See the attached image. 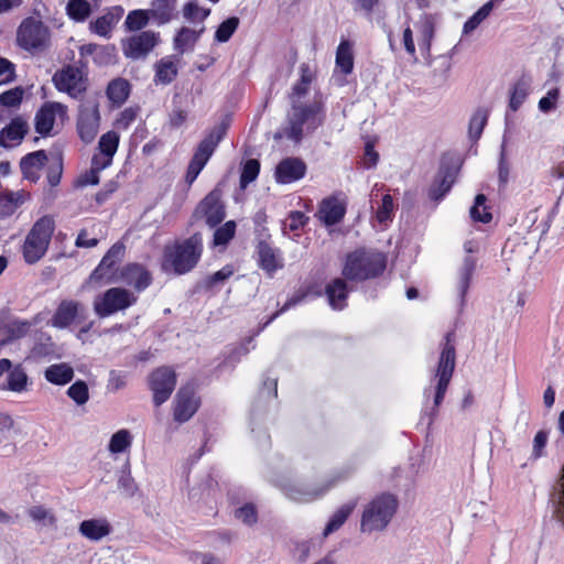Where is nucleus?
Wrapping results in <instances>:
<instances>
[{
    "label": "nucleus",
    "instance_id": "f257e3e1",
    "mask_svg": "<svg viewBox=\"0 0 564 564\" xmlns=\"http://www.w3.org/2000/svg\"><path fill=\"white\" fill-rule=\"evenodd\" d=\"M203 238L200 234L176 240L164 249L162 268L174 274L182 275L192 271L200 259Z\"/></svg>",
    "mask_w": 564,
    "mask_h": 564
},
{
    "label": "nucleus",
    "instance_id": "f03ea898",
    "mask_svg": "<svg viewBox=\"0 0 564 564\" xmlns=\"http://www.w3.org/2000/svg\"><path fill=\"white\" fill-rule=\"evenodd\" d=\"M324 121L323 106L318 101L306 106L292 104V109L288 116V124L278 131L275 139L286 138L295 143L300 142L304 132H312Z\"/></svg>",
    "mask_w": 564,
    "mask_h": 564
},
{
    "label": "nucleus",
    "instance_id": "7ed1b4c3",
    "mask_svg": "<svg viewBox=\"0 0 564 564\" xmlns=\"http://www.w3.org/2000/svg\"><path fill=\"white\" fill-rule=\"evenodd\" d=\"M387 265L382 252L358 249L349 253L343 268V275L351 281H365L382 274Z\"/></svg>",
    "mask_w": 564,
    "mask_h": 564
},
{
    "label": "nucleus",
    "instance_id": "20e7f679",
    "mask_svg": "<svg viewBox=\"0 0 564 564\" xmlns=\"http://www.w3.org/2000/svg\"><path fill=\"white\" fill-rule=\"evenodd\" d=\"M399 507L397 497L392 494H381L371 499L364 508L360 531L364 533H372L383 531Z\"/></svg>",
    "mask_w": 564,
    "mask_h": 564
},
{
    "label": "nucleus",
    "instance_id": "39448f33",
    "mask_svg": "<svg viewBox=\"0 0 564 564\" xmlns=\"http://www.w3.org/2000/svg\"><path fill=\"white\" fill-rule=\"evenodd\" d=\"M54 229L55 221L50 215H45L34 223L23 245V257L26 263L33 264L44 257Z\"/></svg>",
    "mask_w": 564,
    "mask_h": 564
},
{
    "label": "nucleus",
    "instance_id": "423d86ee",
    "mask_svg": "<svg viewBox=\"0 0 564 564\" xmlns=\"http://www.w3.org/2000/svg\"><path fill=\"white\" fill-rule=\"evenodd\" d=\"M229 126V117L226 116L221 122L216 124L210 132L198 144L187 169L186 182L191 185L204 169L215 149L225 137Z\"/></svg>",
    "mask_w": 564,
    "mask_h": 564
},
{
    "label": "nucleus",
    "instance_id": "0eeeda50",
    "mask_svg": "<svg viewBox=\"0 0 564 564\" xmlns=\"http://www.w3.org/2000/svg\"><path fill=\"white\" fill-rule=\"evenodd\" d=\"M454 333H447L445 335V343L443 344L442 351L440 355L437 368L434 373L436 379L435 392H434V411L442 404L449 382L452 380L455 365H456V350L453 344Z\"/></svg>",
    "mask_w": 564,
    "mask_h": 564
},
{
    "label": "nucleus",
    "instance_id": "6e6552de",
    "mask_svg": "<svg viewBox=\"0 0 564 564\" xmlns=\"http://www.w3.org/2000/svg\"><path fill=\"white\" fill-rule=\"evenodd\" d=\"M137 302V296L122 288H111L97 295L94 300V311L99 317H108L123 311Z\"/></svg>",
    "mask_w": 564,
    "mask_h": 564
},
{
    "label": "nucleus",
    "instance_id": "1a4fd4ad",
    "mask_svg": "<svg viewBox=\"0 0 564 564\" xmlns=\"http://www.w3.org/2000/svg\"><path fill=\"white\" fill-rule=\"evenodd\" d=\"M50 40V31L42 21L33 18L23 20L17 32V41L20 47L26 51H42Z\"/></svg>",
    "mask_w": 564,
    "mask_h": 564
},
{
    "label": "nucleus",
    "instance_id": "9d476101",
    "mask_svg": "<svg viewBox=\"0 0 564 564\" xmlns=\"http://www.w3.org/2000/svg\"><path fill=\"white\" fill-rule=\"evenodd\" d=\"M221 184L223 183H219L208 193L195 209V217L203 219L210 228L219 225L226 217L225 205L221 200Z\"/></svg>",
    "mask_w": 564,
    "mask_h": 564
},
{
    "label": "nucleus",
    "instance_id": "9b49d317",
    "mask_svg": "<svg viewBox=\"0 0 564 564\" xmlns=\"http://www.w3.org/2000/svg\"><path fill=\"white\" fill-rule=\"evenodd\" d=\"M175 386L176 373L171 367H159L149 376V388L153 392V402L156 406L169 400Z\"/></svg>",
    "mask_w": 564,
    "mask_h": 564
},
{
    "label": "nucleus",
    "instance_id": "f8f14e48",
    "mask_svg": "<svg viewBox=\"0 0 564 564\" xmlns=\"http://www.w3.org/2000/svg\"><path fill=\"white\" fill-rule=\"evenodd\" d=\"M100 116L98 104L95 100H87L79 107L77 118V131L85 143H90L99 131Z\"/></svg>",
    "mask_w": 564,
    "mask_h": 564
},
{
    "label": "nucleus",
    "instance_id": "ddd939ff",
    "mask_svg": "<svg viewBox=\"0 0 564 564\" xmlns=\"http://www.w3.org/2000/svg\"><path fill=\"white\" fill-rule=\"evenodd\" d=\"M124 253V246L115 243L104 256L99 265L91 272L87 284L100 286L113 282L112 273L115 265L121 261Z\"/></svg>",
    "mask_w": 564,
    "mask_h": 564
},
{
    "label": "nucleus",
    "instance_id": "4468645a",
    "mask_svg": "<svg viewBox=\"0 0 564 564\" xmlns=\"http://www.w3.org/2000/svg\"><path fill=\"white\" fill-rule=\"evenodd\" d=\"M270 240V234H262L257 229L258 264L268 274L272 275L283 268V259L279 249L274 248Z\"/></svg>",
    "mask_w": 564,
    "mask_h": 564
},
{
    "label": "nucleus",
    "instance_id": "2eb2a0df",
    "mask_svg": "<svg viewBox=\"0 0 564 564\" xmlns=\"http://www.w3.org/2000/svg\"><path fill=\"white\" fill-rule=\"evenodd\" d=\"M200 400L195 393L193 384L181 387L174 399V420L178 423L187 422L198 410Z\"/></svg>",
    "mask_w": 564,
    "mask_h": 564
},
{
    "label": "nucleus",
    "instance_id": "dca6fc26",
    "mask_svg": "<svg viewBox=\"0 0 564 564\" xmlns=\"http://www.w3.org/2000/svg\"><path fill=\"white\" fill-rule=\"evenodd\" d=\"M159 35L153 31H143L122 41V51L131 59L144 58L158 44Z\"/></svg>",
    "mask_w": 564,
    "mask_h": 564
},
{
    "label": "nucleus",
    "instance_id": "f3484780",
    "mask_svg": "<svg viewBox=\"0 0 564 564\" xmlns=\"http://www.w3.org/2000/svg\"><path fill=\"white\" fill-rule=\"evenodd\" d=\"M53 82L59 91H65L73 98H77L86 90L82 70L72 65L56 72Z\"/></svg>",
    "mask_w": 564,
    "mask_h": 564
},
{
    "label": "nucleus",
    "instance_id": "a211bd4d",
    "mask_svg": "<svg viewBox=\"0 0 564 564\" xmlns=\"http://www.w3.org/2000/svg\"><path fill=\"white\" fill-rule=\"evenodd\" d=\"M307 166L300 158L289 156L280 161L275 167V180L279 184H291L303 178Z\"/></svg>",
    "mask_w": 564,
    "mask_h": 564
},
{
    "label": "nucleus",
    "instance_id": "6ab92c4d",
    "mask_svg": "<svg viewBox=\"0 0 564 564\" xmlns=\"http://www.w3.org/2000/svg\"><path fill=\"white\" fill-rule=\"evenodd\" d=\"M67 107L61 102L45 104L35 116V130L37 133L46 135L53 129L55 117H66Z\"/></svg>",
    "mask_w": 564,
    "mask_h": 564
},
{
    "label": "nucleus",
    "instance_id": "aec40b11",
    "mask_svg": "<svg viewBox=\"0 0 564 564\" xmlns=\"http://www.w3.org/2000/svg\"><path fill=\"white\" fill-rule=\"evenodd\" d=\"M29 124L24 118L18 116L0 131V147L11 149L22 142L29 132Z\"/></svg>",
    "mask_w": 564,
    "mask_h": 564
},
{
    "label": "nucleus",
    "instance_id": "412c9836",
    "mask_svg": "<svg viewBox=\"0 0 564 564\" xmlns=\"http://www.w3.org/2000/svg\"><path fill=\"white\" fill-rule=\"evenodd\" d=\"M84 311V306L74 300H63L57 306L51 325L56 328L68 327Z\"/></svg>",
    "mask_w": 564,
    "mask_h": 564
},
{
    "label": "nucleus",
    "instance_id": "4be33fe9",
    "mask_svg": "<svg viewBox=\"0 0 564 564\" xmlns=\"http://www.w3.org/2000/svg\"><path fill=\"white\" fill-rule=\"evenodd\" d=\"M122 281L133 286L137 291H143L151 283V274L140 264H128L121 271Z\"/></svg>",
    "mask_w": 564,
    "mask_h": 564
},
{
    "label": "nucleus",
    "instance_id": "5701e85b",
    "mask_svg": "<svg viewBox=\"0 0 564 564\" xmlns=\"http://www.w3.org/2000/svg\"><path fill=\"white\" fill-rule=\"evenodd\" d=\"M47 161L44 150H39L26 154L20 162V167L24 178L36 182L40 178L39 171Z\"/></svg>",
    "mask_w": 564,
    "mask_h": 564
},
{
    "label": "nucleus",
    "instance_id": "b1692460",
    "mask_svg": "<svg viewBox=\"0 0 564 564\" xmlns=\"http://www.w3.org/2000/svg\"><path fill=\"white\" fill-rule=\"evenodd\" d=\"M345 213L344 204L334 197L325 198L318 209L321 220L327 226L338 224L344 218Z\"/></svg>",
    "mask_w": 564,
    "mask_h": 564
},
{
    "label": "nucleus",
    "instance_id": "393cba45",
    "mask_svg": "<svg viewBox=\"0 0 564 564\" xmlns=\"http://www.w3.org/2000/svg\"><path fill=\"white\" fill-rule=\"evenodd\" d=\"M78 531L90 541H99L110 533L111 527L106 519H89L79 524Z\"/></svg>",
    "mask_w": 564,
    "mask_h": 564
},
{
    "label": "nucleus",
    "instance_id": "a878e982",
    "mask_svg": "<svg viewBox=\"0 0 564 564\" xmlns=\"http://www.w3.org/2000/svg\"><path fill=\"white\" fill-rule=\"evenodd\" d=\"M456 177V172L452 169L441 170L433 185L430 188V197L434 200L442 199L452 188Z\"/></svg>",
    "mask_w": 564,
    "mask_h": 564
},
{
    "label": "nucleus",
    "instance_id": "bb28decb",
    "mask_svg": "<svg viewBox=\"0 0 564 564\" xmlns=\"http://www.w3.org/2000/svg\"><path fill=\"white\" fill-rule=\"evenodd\" d=\"M419 46L423 55L431 56V44L435 33V21L432 15H423L419 21Z\"/></svg>",
    "mask_w": 564,
    "mask_h": 564
},
{
    "label": "nucleus",
    "instance_id": "cd10ccee",
    "mask_svg": "<svg viewBox=\"0 0 564 564\" xmlns=\"http://www.w3.org/2000/svg\"><path fill=\"white\" fill-rule=\"evenodd\" d=\"M357 499H354L339 507L330 517L328 523L326 524L323 531V535L326 538L329 534L339 530L346 522V520L349 518V516L352 513V511L357 507Z\"/></svg>",
    "mask_w": 564,
    "mask_h": 564
},
{
    "label": "nucleus",
    "instance_id": "c85d7f7f",
    "mask_svg": "<svg viewBox=\"0 0 564 564\" xmlns=\"http://www.w3.org/2000/svg\"><path fill=\"white\" fill-rule=\"evenodd\" d=\"M326 296L329 305L335 310H341L346 306L348 294L347 284L343 279H335L326 286Z\"/></svg>",
    "mask_w": 564,
    "mask_h": 564
},
{
    "label": "nucleus",
    "instance_id": "c756f323",
    "mask_svg": "<svg viewBox=\"0 0 564 564\" xmlns=\"http://www.w3.org/2000/svg\"><path fill=\"white\" fill-rule=\"evenodd\" d=\"M45 379L56 386H65L74 378V369L66 362L50 366L44 371Z\"/></svg>",
    "mask_w": 564,
    "mask_h": 564
},
{
    "label": "nucleus",
    "instance_id": "7c9ffc66",
    "mask_svg": "<svg viewBox=\"0 0 564 564\" xmlns=\"http://www.w3.org/2000/svg\"><path fill=\"white\" fill-rule=\"evenodd\" d=\"M338 479H332L327 485L315 488L312 490H303L300 488H290L286 491V496L296 502H310L322 497L327 490H329Z\"/></svg>",
    "mask_w": 564,
    "mask_h": 564
},
{
    "label": "nucleus",
    "instance_id": "2f4dec72",
    "mask_svg": "<svg viewBox=\"0 0 564 564\" xmlns=\"http://www.w3.org/2000/svg\"><path fill=\"white\" fill-rule=\"evenodd\" d=\"M175 8L176 0H153L149 13L160 24H164L172 19Z\"/></svg>",
    "mask_w": 564,
    "mask_h": 564
},
{
    "label": "nucleus",
    "instance_id": "473e14b6",
    "mask_svg": "<svg viewBox=\"0 0 564 564\" xmlns=\"http://www.w3.org/2000/svg\"><path fill=\"white\" fill-rule=\"evenodd\" d=\"M122 13V9L116 8L113 11H110L102 17L98 18L93 23V30L101 36H108L111 29L116 25V23L120 20Z\"/></svg>",
    "mask_w": 564,
    "mask_h": 564
},
{
    "label": "nucleus",
    "instance_id": "72a5a7b5",
    "mask_svg": "<svg viewBox=\"0 0 564 564\" xmlns=\"http://www.w3.org/2000/svg\"><path fill=\"white\" fill-rule=\"evenodd\" d=\"M336 65L344 74H350L354 68L352 47L348 41H341L336 52Z\"/></svg>",
    "mask_w": 564,
    "mask_h": 564
},
{
    "label": "nucleus",
    "instance_id": "f704fd0d",
    "mask_svg": "<svg viewBox=\"0 0 564 564\" xmlns=\"http://www.w3.org/2000/svg\"><path fill=\"white\" fill-rule=\"evenodd\" d=\"M130 93V85L128 80L123 78H117L109 83L107 87V96L108 98L118 105H121L126 101Z\"/></svg>",
    "mask_w": 564,
    "mask_h": 564
},
{
    "label": "nucleus",
    "instance_id": "c9c22d12",
    "mask_svg": "<svg viewBox=\"0 0 564 564\" xmlns=\"http://www.w3.org/2000/svg\"><path fill=\"white\" fill-rule=\"evenodd\" d=\"M28 381L29 377L25 370L18 365L9 372L7 386L3 389L21 393L26 390Z\"/></svg>",
    "mask_w": 564,
    "mask_h": 564
},
{
    "label": "nucleus",
    "instance_id": "e433bc0d",
    "mask_svg": "<svg viewBox=\"0 0 564 564\" xmlns=\"http://www.w3.org/2000/svg\"><path fill=\"white\" fill-rule=\"evenodd\" d=\"M177 76V66L170 58H162L155 65V80L167 85L172 83Z\"/></svg>",
    "mask_w": 564,
    "mask_h": 564
},
{
    "label": "nucleus",
    "instance_id": "4c0bfd02",
    "mask_svg": "<svg viewBox=\"0 0 564 564\" xmlns=\"http://www.w3.org/2000/svg\"><path fill=\"white\" fill-rule=\"evenodd\" d=\"M551 502L554 507V513L561 522H564V464L562 474L556 485L553 487Z\"/></svg>",
    "mask_w": 564,
    "mask_h": 564
},
{
    "label": "nucleus",
    "instance_id": "58836bf2",
    "mask_svg": "<svg viewBox=\"0 0 564 564\" xmlns=\"http://www.w3.org/2000/svg\"><path fill=\"white\" fill-rule=\"evenodd\" d=\"M489 111L485 108H478L473 113L469 127H468V133L469 138L473 140H478L482 133V130L488 121Z\"/></svg>",
    "mask_w": 564,
    "mask_h": 564
},
{
    "label": "nucleus",
    "instance_id": "ea45409f",
    "mask_svg": "<svg viewBox=\"0 0 564 564\" xmlns=\"http://www.w3.org/2000/svg\"><path fill=\"white\" fill-rule=\"evenodd\" d=\"M475 267H476L475 258L468 256L464 259L463 265L459 271V282H458V289L460 292L462 301H464V297L469 288L470 279L475 271Z\"/></svg>",
    "mask_w": 564,
    "mask_h": 564
},
{
    "label": "nucleus",
    "instance_id": "a19ab883",
    "mask_svg": "<svg viewBox=\"0 0 564 564\" xmlns=\"http://www.w3.org/2000/svg\"><path fill=\"white\" fill-rule=\"evenodd\" d=\"M496 0H490L476 11L464 24V33L473 32L490 14Z\"/></svg>",
    "mask_w": 564,
    "mask_h": 564
},
{
    "label": "nucleus",
    "instance_id": "79ce46f5",
    "mask_svg": "<svg viewBox=\"0 0 564 564\" xmlns=\"http://www.w3.org/2000/svg\"><path fill=\"white\" fill-rule=\"evenodd\" d=\"M29 328L30 323L21 321L12 322L11 324L7 325L4 328L7 336L0 340V347L8 345L14 339H19L25 336Z\"/></svg>",
    "mask_w": 564,
    "mask_h": 564
},
{
    "label": "nucleus",
    "instance_id": "37998d69",
    "mask_svg": "<svg viewBox=\"0 0 564 564\" xmlns=\"http://www.w3.org/2000/svg\"><path fill=\"white\" fill-rule=\"evenodd\" d=\"M529 94V84L524 79L518 80L511 90L509 107L512 111H517L524 102Z\"/></svg>",
    "mask_w": 564,
    "mask_h": 564
},
{
    "label": "nucleus",
    "instance_id": "c03bdc74",
    "mask_svg": "<svg viewBox=\"0 0 564 564\" xmlns=\"http://www.w3.org/2000/svg\"><path fill=\"white\" fill-rule=\"evenodd\" d=\"M90 12L91 6L87 0H69L67 3V13L76 21L86 20Z\"/></svg>",
    "mask_w": 564,
    "mask_h": 564
},
{
    "label": "nucleus",
    "instance_id": "a18cd8bd",
    "mask_svg": "<svg viewBox=\"0 0 564 564\" xmlns=\"http://www.w3.org/2000/svg\"><path fill=\"white\" fill-rule=\"evenodd\" d=\"M202 32L203 29L196 32L188 28H182L174 40L175 48L184 53L188 46L193 45L198 40Z\"/></svg>",
    "mask_w": 564,
    "mask_h": 564
},
{
    "label": "nucleus",
    "instance_id": "49530a36",
    "mask_svg": "<svg viewBox=\"0 0 564 564\" xmlns=\"http://www.w3.org/2000/svg\"><path fill=\"white\" fill-rule=\"evenodd\" d=\"M131 441L130 432L128 430H120L111 436L108 448L115 454L122 453L130 447Z\"/></svg>",
    "mask_w": 564,
    "mask_h": 564
},
{
    "label": "nucleus",
    "instance_id": "de8ad7c7",
    "mask_svg": "<svg viewBox=\"0 0 564 564\" xmlns=\"http://www.w3.org/2000/svg\"><path fill=\"white\" fill-rule=\"evenodd\" d=\"M487 198L484 194H478L475 197V204L470 208V217L475 221H480L484 224H487L491 220L492 216L489 212L486 210V203Z\"/></svg>",
    "mask_w": 564,
    "mask_h": 564
},
{
    "label": "nucleus",
    "instance_id": "09e8293b",
    "mask_svg": "<svg viewBox=\"0 0 564 564\" xmlns=\"http://www.w3.org/2000/svg\"><path fill=\"white\" fill-rule=\"evenodd\" d=\"M119 144V135L115 131H109L101 135L98 148L100 150V153L112 158L115 153L117 152Z\"/></svg>",
    "mask_w": 564,
    "mask_h": 564
},
{
    "label": "nucleus",
    "instance_id": "8fccbe9b",
    "mask_svg": "<svg viewBox=\"0 0 564 564\" xmlns=\"http://www.w3.org/2000/svg\"><path fill=\"white\" fill-rule=\"evenodd\" d=\"M67 395L77 404L83 405L89 400L88 386L83 380H77L67 389Z\"/></svg>",
    "mask_w": 564,
    "mask_h": 564
},
{
    "label": "nucleus",
    "instance_id": "3c124183",
    "mask_svg": "<svg viewBox=\"0 0 564 564\" xmlns=\"http://www.w3.org/2000/svg\"><path fill=\"white\" fill-rule=\"evenodd\" d=\"M236 223L229 220L218 227L214 232V246H226L235 236Z\"/></svg>",
    "mask_w": 564,
    "mask_h": 564
},
{
    "label": "nucleus",
    "instance_id": "603ef678",
    "mask_svg": "<svg viewBox=\"0 0 564 564\" xmlns=\"http://www.w3.org/2000/svg\"><path fill=\"white\" fill-rule=\"evenodd\" d=\"M232 274H234L232 267L226 265L221 270L205 278L200 285H202V288H204L207 291L213 290L216 285L224 283Z\"/></svg>",
    "mask_w": 564,
    "mask_h": 564
},
{
    "label": "nucleus",
    "instance_id": "864d4df0",
    "mask_svg": "<svg viewBox=\"0 0 564 564\" xmlns=\"http://www.w3.org/2000/svg\"><path fill=\"white\" fill-rule=\"evenodd\" d=\"M149 15V11L133 10L127 15L124 24L129 31L141 30L148 24Z\"/></svg>",
    "mask_w": 564,
    "mask_h": 564
},
{
    "label": "nucleus",
    "instance_id": "5fc2aeb1",
    "mask_svg": "<svg viewBox=\"0 0 564 564\" xmlns=\"http://www.w3.org/2000/svg\"><path fill=\"white\" fill-rule=\"evenodd\" d=\"M184 17L193 22L204 21L210 13L209 9H204L195 1H189L183 10Z\"/></svg>",
    "mask_w": 564,
    "mask_h": 564
},
{
    "label": "nucleus",
    "instance_id": "6e6d98bb",
    "mask_svg": "<svg viewBox=\"0 0 564 564\" xmlns=\"http://www.w3.org/2000/svg\"><path fill=\"white\" fill-rule=\"evenodd\" d=\"M238 24V18L232 17L227 19L218 26L215 34V39L221 43L227 42L232 35V33L236 31Z\"/></svg>",
    "mask_w": 564,
    "mask_h": 564
},
{
    "label": "nucleus",
    "instance_id": "4d7b16f0",
    "mask_svg": "<svg viewBox=\"0 0 564 564\" xmlns=\"http://www.w3.org/2000/svg\"><path fill=\"white\" fill-rule=\"evenodd\" d=\"M23 94L24 91L21 87L9 89L0 95V105L6 107H17L21 104Z\"/></svg>",
    "mask_w": 564,
    "mask_h": 564
},
{
    "label": "nucleus",
    "instance_id": "13d9d810",
    "mask_svg": "<svg viewBox=\"0 0 564 564\" xmlns=\"http://www.w3.org/2000/svg\"><path fill=\"white\" fill-rule=\"evenodd\" d=\"M393 209H394V205H393L392 196L389 194H386L382 197L381 206L377 210V214H376L377 220L381 224L386 223L388 220H391L392 215H393Z\"/></svg>",
    "mask_w": 564,
    "mask_h": 564
},
{
    "label": "nucleus",
    "instance_id": "bf43d9fd",
    "mask_svg": "<svg viewBox=\"0 0 564 564\" xmlns=\"http://www.w3.org/2000/svg\"><path fill=\"white\" fill-rule=\"evenodd\" d=\"M560 98V89L557 87L547 91L546 96L542 97L539 101V109L547 113L556 108Z\"/></svg>",
    "mask_w": 564,
    "mask_h": 564
},
{
    "label": "nucleus",
    "instance_id": "052dcab7",
    "mask_svg": "<svg viewBox=\"0 0 564 564\" xmlns=\"http://www.w3.org/2000/svg\"><path fill=\"white\" fill-rule=\"evenodd\" d=\"M127 386V373L123 371L111 370L109 372V379L107 389L110 392H117Z\"/></svg>",
    "mask_w": 564,
    "mask_h": 564
},
{
    "label": "nucleus",
    "instance_id": "680f3d73",
    "mask_svg": "<svg viewBox=\"0 0 564 564\" xmlns=\"http://www.w3.org/2000/svg\"><path fill=\"white\" fill-rule=\"evenodd\" d=\"M307 219L308 218L302 212H291L289 217L283 223L284 229L295 231L299 228L303 227L306 224Z\"/></svg>",
    "mask_w": 564,
    "mask_h": 564
},
{
    "label": "nucleus",
    "instance_id": "e2e57ef3",
    "mask_svg": "<svg viewBox=\"0 0 564 564\" xmlns=\"http://www.w3.org/2000/svg\"><path fill=\"white\" fill-rule=\"evenodd\" d=\"M15 77V66L7 58L0 57V85L11 83Z\"/></svg>",
    "mask_w": 564,
    "mask_h": 564
},
{
    "label": "nucleus",
    "instance_id": "0e129e2a",
    "mask_svg": "<svg viewBox=\"0 0 564 564\" xmlns=\"http://www.w3.org/2000/svg\"><path fill=\"white\" fill-rule=\"evenodd\" d=\"M119 489H121L127 496H132L138 489L134 479L132 478L130 471H122V475L118 481Z\"/></svg>",
    "mask_w": 564,
    "mask_h": 564
},
{
    "label": "nucleus",
    "instance_id": "69168bd1",
    "mask_svg": "<svg viewBox=\"0 0 564 564\" xmlns=\"http://www.w3.org/2000/svg\"><path fill=\"white\" fill-rule=\"evenodd\" d=\"M63 172V164L61 158H57L54 163L50 165L48 172H47V182L51 186H56L61 182Z\"/></svg>",
    "mask_w": 564,
    "mask_h": 564
},
{
    "label": "nucleus",
    "instance_id": "338daca9",
    "mask_svg": "<svg viewBox=\"0 0 564 564\" xmlns=\"http://www.w3.org/2000/svg\"><path fill=\"white\" fill-rule=\"evenodd\" d=\"M547 443V433L545 431H539L533 440V458H540L543 455V448Z\"/></svg>",
    "mask_w": 564,
    "mask_h": 564
},
{
    "label": "nucleus",
    "instance_id": "774afa93",
    "mask_svg": "<svg viewBox=\"0 0 564 564\" xmlns=\"http://www.w3.org/2000/svg\"><path fill=\"white\" fill-rule=\"evenodd\" d=\"M17 210V204L12 200L11 196L7 193L0 195V218L11 216Z\"/></svg>",
    "mask_w": 564,
    "mask_h": 564
}]
</instances>
